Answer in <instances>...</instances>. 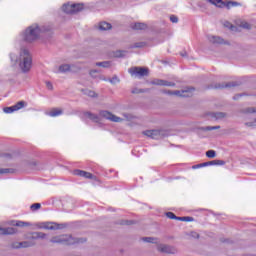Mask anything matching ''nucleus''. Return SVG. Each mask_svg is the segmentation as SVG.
I'll return each instance as SVG.
<instances>
[{
  "mask_svg": "<svg viewBox=\"0 0 256 256\" xmlns=\"http://www.w3.org/2000/svg\"><path fill=\"white\" fill-rule=\"evenodd\" d=\"M4 113H6L7 115L11 114V113H15V108L14 106L11 107H5L3 108Z\"/></svg>",
  "mask_w": 256,
  "mask_h": 256,
  "instance_id": "obj_27",
  "label": "nucleus"
},
{
  "mask_svg": "<svg viewBox=\"0 0 256 256\" xmlns=\"http://www.w3.org/2000/svg\"><path fill=\"white\" fill-rule=\"evenodd\" d=\"M170 20L172 21V23H177L179 21V19L175 16L170 17Z\"/></svg>",
  "mask_w": 256,
  "mask_h": 256,
  "instance_id": "obj_38",
  "label": "nucleus"
},
{
  "mask_svg": "<svg viewBox=\"0 0 256 256\" xmlns=\"http://www.w3.org/2000/svg\"><path fill=\"white\" fill-rule=\"evenodd\" d=\"M90 119H95V117H93V115H90Z\"/></svg>",
  "mask_w": 256,
  "mask_h": 256,
  "instance_id": "obj_44",
  "label": "nucleus"
},
{
  "mask_svg": "<svg viewBox=\"0 0 256 256\" xmlns=\"http://www.w3.org/2000/svg\"><path fill=\"white\" fill-rule=\"evenodd\" d=\"M96 67H103L104 69H107L109 67H111V63L110 62H97L96 63Z\"/></svg>",
  "mask_w": 256,
  "mask_h": 256,
  "instance_id": "obj_21",
  "label": "nucleus"
},
{
  "mask_svg": "<svg viewBox=\"0 0 256 256\" xmlns=\"http://www.w3.org/2000/svg\"><path fill=\"white\" fill-rule=\"evenodd\" d=\"M72 67L73 66L71 64H61L58 67V71H59V73H69V71H71Z\"/></svg>",
  "mask_w": 256,
  "mask_h": 256,
  "instance_id": "obj_17",
  "label": "nucleus"
},
{
  "mask_svg": "<svg viewBox=\"0 0 256 256\" xmlns=\"http://www.w3.org/2000/svg\"><path fill=\"white\" fill-rule=\"evenodd\" d=\"M61 11L67 15H73L74 13H79V11H83V4L66 3L61 7Z\"/></svg>",
  "mask_w": 256,
  "mask_h": 256,
  "instance_id": "obj_3",
  "label": "nucleus"
},
{
  "mask_svg": "<svg viewBox=\"0 0 256 256\" xmlns=\"http://www.w3.org/2000/svg\"><path fill=\"white\" fill-rule=\"evenodd\" d=\"M123 55H125V52L118 51V54L116 55V57H123Z\"/></svg>",
  "mask_w": 256,
  "mask_h": 256,
  "instance_id": "obj_39",
  "label": "nucleus"
},
{
  "mask_svg": "<svg viewBox=\"0 0 256 256\" xmlns=\"http://www.w3.org/2000/svg\"><path fill=\"white\" fill-rule=\"evenodd\" d=\"M128 73H130L131 77L139 79L141 77H147L149 75V69L133 67L129 69Z\"/></svg>",
  "mask_w": 256,
  "mask_h": 256,
  "instance_id": "obj_5",
  "label": "nucleus"
},
{
  "mask_svg": "<svg viewBox=\"0 0 256 256\" xmlns=\"http://www.w3.org/2000/svg\"><path fill=\"white\" fill-rule=\"evenodd\" d=\"M152 85H160L161 87H173V85H175V84H173L171 82H167L165 80H154L152 82Z\"/></svg>",
  "mask_w": 256,
  "mask_h": 256,
  "instance_id": "obj_14",
  "label": "nucleus"
},
{
  "mask_svg": "<svg viewBox=\"0 0 256 256\" xmlns=\"http://www.w3.org/2000/svg\"><path fill=\"white\" fill-rule=\"evenodd\" d=\"M103 117H105V119H109L110 121H114V123H121V121H123L122 118L117 117L116 115L110 112H104Z\"/></svg>",
  "mask_w": 256,
  "mask_h": 256,
  "instance_id": "obj_11",
  "label": "nucleus"
},
{
  "mask_svg": "<svg viewBox=\"0 0 256 256\" xmlns=\"http://www.w3.org/2000/svg\"><path fill=\"white\" fill-rule=\"evenodd\" d=\"M177 221L191 222V221H193V218H191V217H178Z\"/></svg>",
  "mask_w": 256,
  "mask_h": 256,
  "instance_id": "obj_30",
  "label": "nucleus"
},
{
  "mask_svg": "<svg viewBox=\"0 0 256 256\" xmlns=\"http://www.w3.org/2000/svg\"><path fill=\"white\" fill-rule=\"evenodd\" d=\"M30 209H32V211H37V209H41V204L40 203L32 204Z\"/></svg>",
  "mask_w": 256,
  "mask_h": 256,
  "instance_id": "obj_31",
  "label": "nucleus"
},
{
  "mask_svg": "<svg viewBox=\"0 0 256 256\" xmlns=\"http://www.w3.org/2000/svg\"><path fill=\"white\" fill-rule=\"evenodd\" d=\"M207 164H201L197 166H193V169H199V167H205Z\"/></svg>",
  "mask_w": 256,
  "mask_h": 256,
  "instance_id": "obj_40",
  "label": "nucleus"
},
{
  "mask_svg": "<svg viewBox=\"0 0 256 256\" xmlns=\"http://www.w3.org/2000/svg\"><path fill=\"white\" fill-rule=\"evenodd\" d=\"M126 119H133V116H126Z\"/></svg>",
  "mask_w": 256,
  "mask_h": 256,
  "instance_id": "obj_43",
  "label": "nucleus"
},
{
  "mask_svg": "<svg viewBox=\"0 0 256 256\" xmlns=\"http://www.w3.org/2000/svg\"><path fill=\"white\" fill-rule=\"evenodd\" d=\"M142 241L144 243H153L154 245H157V243H159V239L155 237H144L142 238Z\"/></svg>",
  "mask_w": 256,
  "mask_h": 256,
  "instance_id": "obj_18",
  "label": "nucleus"
},
{
  "mask_svg": "<svg viewBox=\"0 0 256 256\" xmlns=\"http://www.w3.org/2000/svg\"><path fill=\"white\" fill-rule=\"evenodd\" d=\"M211 165H225V161L218 160V161L212 162Z\"/></svg>",
  "mask_w": 256,
  "mask_h": 256,
  "instance_id": "obj_34",
  "label": "nucleus"
},
{
  "mask_svg": "<svg viewBox=\"0 0 256 256\" xmlns=\"http://www.w3.org/2000/svg\"><path fill=\"white\" fill-rule=\"evenodd\" d=\"M207 41L212 45H223V43H225V40H223V38L215 35H208Z\"/></svg>",
  "mask_w": 256,
  "mask_h": 256,
  "instance_id": "obj_10",
  "label": "nucleus"
},
{
  "mask_svg": "<svg viewBox=\"0 0 256 256\" xmlns=\"http://www.w3.org/2000/svg\"><path fill=\"white\" fill-rule=\"evenodd\" d=\"M102 81H107V79H105V78H102Z\"/></svg>",
  "mask_w": 256,
  "mask_h": 256,
  "instance_id": "obj_45",
  "label": "nucleus"
},
{
  "mask_svg": "<svg viewBox=\"0 0 256 256\" xmlns=\"http://www.w3.org/2000/svg\"><path fill=\"white\" fill-rule=\"evenodd\" d=\"M206 157L209 159H215V157H217V152H215V150H209L206 152Z\"/></svg>",
  "mask_w": 256,
  "mask_h": 256,
  "instance_id": "obj_23",
  "label": "nucleus"
},
{
  "mask_svg": "<svg viewBox=\"0 0 256 256\" xmlns=\"http://www.w3.org/2000/svg\"><path fill=\"white\" fill-rule=\"evenodd\" d=\"M13 233H15V229L13 228H7V229L1 230L2 235H13Z\"/></svg>",
  "mask_w": 256,
  "mask_h": 256,
  "instance_id": "obj_22",
  "label": "nucleus"
},
{
  "mask_svg": "<svg viewBox=\"0 0 256 256\" xmlns=\"http://www.w3.org/2000/svg\"><path fill=\"white\" fill-rule=\"evenodd\" d=\"M63 110L61 109H53L49 112V117H59V115H62Z\"/></svg>",
  "mask_w": 256,
  "mask_h": 256,
  "instance_id": "obj_19",
  "label": "nucleus"
},
{
  "mask_svg": "<svg viewBox=\"0 0 256 256\" xmlns=\"http://www.w3.org/2000/svg\"><path fill=\"white\" fill-rule=\"evenodd\" d=\"M132 29H134L135 31H143V30L147 29V24L141 23V22H136V23L132 24Z\"/></svg>",
  "mask_w": 256,
  "mask_h": 256,
  "instance_id": "obj_16",
  "label": "nucleus"
},
{
  "mask_svg": "<svg viewBox=\"0 0 256 256\" xmlns=\"http://www.w3.org/2000/svg\"><path fill=\"white\" fill-rule=\"evenodd\" d=\"M211 5H215V7H227V9H231V7H236V2H223V0H207Z\"/></svg>",
  "mask_w": 256,
  "mask_h": 256,
  "instance_id": "obj_8",
  "label": "nucleus"
},
{
  "mask_svg": "<svg viewBox=\"0 0 256 256\" xmlns=\"http://www.w3.org/2000/svg\"><path fill=\"white\" fill-rule=\"evenodd\" d=\"M256 113V108H245L242 111V121L246 127H255L256 126V119L249 121V115Z\"/></svg>",
  "mask_w": 256,
  "mask_h": 256,
  "instance_id": "obj_4",
  "label": "nucleus"
},
{
  "mask_svg": "<svg viewBox=\"0 0 256 256\" xmlns=\"http://www.w3.org/2000/svg\"><path fill=\"white\" fill-rule=\"evenodd\" d=\"M143 135L152 139H159V130H146L143 132Z\"/></svg>",
  "mask_w": 256,
  "mask_h": 256,
  "instance_id": "obj_12",
  "label": "nucleus"
},
{
  "mask_svg": "<svg viewBox=\"0 0 256 256\" xmlns=\"http://www.w3.org/2000/svg\"><path fill=\"white\" fill-rule=\"evenodd\" d=\"M85 95H88V97H97V94L93 90H86Z\"/></svg>",
  "mask_w": 256,
  "mask_h": 256,
  "instance_id": "obj_29",
  "label": "nucleus"
},
{
  "mask_svg": "<svg viewBox=\"0 0 256 256\" xmlns=\"http://www.w3.org/2000/svg\"><path fill=\"white\" fill-rule=\"evenodd\" d=\"M234 24L235 26H231L230 29H232V31L235 29V27H240L241 29H251V24L245 20H243L242 18H236L234 20Z\"/></svg>",
  "mask_w": 256,
  "mask_h": 256,
  "instance_id": "obj_9",
  "label": "nucleus"
},
{
  "mask_svg": "<svg viewBox=\"0 0 256 256\" xmlns=\"http://www.w3.org/2000/svg\"><path fill=\"white\" fill-rule=\"evenodd\" d=\"M41 228L47 229L49 231H53L55 229H59V225H57L56 223H53V222H46V223L42 224Z\"/></svg>",
  "mask_w": 256,
  "mask_h": 256,
  "instance_id": "obj_13",
  "label": "nucleus"
},
{
  "mask_svg": "<svg viewBox=\"0 0 256 256\" xmlns=\"http://www.w3.org/2000/svg\"><path fill=\"white\" fill-rule=\"evenodd\" d=\"M111 85H117V83H120V80L118 77L114 76L112 79L109 80Z\"/></svg>",
  "mask_w": 256,
  "mask_h": 256,
  "instance_id": "obj_28",
  "label": "nucleus"
},
{
  "mask_svg": "<svg viewBox=\"0 0 256 256\" xmlns=\"http://www.w3.org/2000/svg\"><path fill=\"white\" fill-rule=\"evenodd\" d=\"M201 129L202 131H215L217 129H221V126H207Z\"/></svg>",
  "mask_w": 256,
  "mask_h": 256,
  "instance_id": "obj_25",
  "label": "nucleus"
},
{
  "mask_svg": "<svg viewBox=\"0 0 256 256\" xmlns=\"http://www.w3.org/2000/svg\"><path fill=\"white\" fill-rule=\"evenodd\" d=\"M174 95H177V97H187V95H185V94H181V92H180V91H176V92H174Z\"/></svg>",
  "mask_w": 256,
  "mask_h": 256,
  "instance_id": "obj_37",
  "label": "nucleus"
},
{
  "mask_svg": "<svg viewBox=\"0 0 256 256\" xmlns=\"http://www.w3.org/2000/svg\"><path fill=\"white\" fill-rule=\"evenodd\" d=\"M52 243H65L66 245H73L74 243H77V241L69 235H62L53 238Z\"/></svg>",
  "mask_w": 256,
  "mask_h": 256,
  "instance_id": "obj_7",
  "label": "nucleus"
},
{
  "mask_svg": "<svg viewBox=\"0 0 256 256\" xmlns=\"http://www.w3.org/2000/svg\"><path fill=\"white\" fill-rule=\"evenodd\" d=\"M156 249L159 253H168L169 255H175L177 253L175 247L159 242L157 243Z\"/></svg>",
  "mask_w": 256,
  "mask_h": 256,
  "instance_id": "obj_6",
  "label": "nucleus"
},
{
  "mask_svg": "<svg viewBox=\"0 0 256 256\" xmlns=\"http://www.w3.org/2000/svg\"><path fill=\"white\" fill-rule=\"evenodd\" d=\"M100 31H109L111 29V24L107 22H102L99 24Z\"/></svg>",
  "mask_w": 256,
  "mask_h": 256,
  "instance_id": "obj_20",
  "label": "nucleus"
},
{
  "mask_svg": "<svg viewBox=\"0 0 256 256\" xmlns=\"http://www.w3.org/2000/svg\"><path fill=\"white\" fill-rule=\"evenodd\" d=\"M74 175H77L78 177H84V179H91V177H93L91 173L82 170H75Z\"/></svg>",
  "mask_w": 256,
  "mask_h": 256,
  "instance_id": "obj_15",
  "label": "nucleus"
},
{
  "mask_svg": "<svg viewBox=\"0 0 256 256\" xmlns=\"http://www.w3.org/2000/svg\"><path fill=\"white\" fill-rule=\"evenodd\" d=\"M182 93H187V91H182Z\"/></svg>",
  "mask_w": 256,
  "mask_h": 256,
  "instance_id": "obj_46",
  "label": "nucleus"
},
{
  "mask_svg": "<svg viewBox=\"0 0 256 256\" xmlns=\"http://www.w3.org/2000/svg\"><path fill=\"white\" fill-rule=\"evenodd\" d=\"M41 33V28L37 24H34L25 30L22 34V39L28 43H33V41H37L41 37Z\"/></svg>",
  "mask_w": 256,
  "mask_h": 256,
  "instance_id": "obj_2",
  "label": "nucleus"
},
{
  "mask_svg": "<svg viewBox=\"0 0 256 256\" xmlns=\"http://www.w3.org/2000/svg\"><path fill=\"white\" fill-rule=\"evenodd\" d=\"M43 238H45V234L41 232L33 233L31 236V239H43Z\"/></svg>",
  "mask_w": 256,
  "mask_h": 256,
  "instance_id": "obj_24",
  "label": "nucleus"
},
{
  "mask_svg": "<svg viewBox=\"0 0 256 256\" xmlns=\"http://www.w3.org/2000/svg\"><path fill=\"white\" fill-rule=\"evenodd\" d=\"M144 46H145L144 43H142L141 45H136V47H144Z\"/></svg>",
  "mask_w": 256,
  "mask_h": 256,
  "instance_id": "obj_42",
  "label": "nucleus"
},
{
  "mask_svg": "<svg viewBox=\"0 0 256 256\" xmlns=\"http://www.w3.org/2000/svg\"><path fill=\"white\" fill-rule=\"evenodd\" d=\"M10 59L12 67H19L23 73L31 71L33 59L31 58L29 51L22 50L19 54H11Z\"/></svg>",
  "mask_w": 256,
  "mask_h": 256,
  "instance_id": "obj_1",
  "label": "nucleus"
},
{
  "mask_svg": "<svg viewBox=\"0 0 256 256\" xmlns=\"http://www.w3.org/2000/svg\"><path fill=\"white\" fill-rule=\"evenodd\" d=\"M166 216L168 217V219H179V217L175 216L173 212L166 213Z\"/></svg>",
  "mask_w": 256,
  "mask_h": 256,
  "instance_id": "obj_32",
  "label": "nucleus"
},
{
  "mask_svg": "<svg viewBox=\"0 0 256 256\" xmlns=\"http://www.w3.org/2000/svg\"><path fill=\"white\" fill-rule=\"evenodd\" d=\"M14 111H19L20 109H23L25 107V102H18L16 105L13 106Z\"/></svg>",
  "mask_w": 256,
  "mask_h": 256,
  "instance_id": "obj_26",
  "label": "nucleus"
},
{
  "mask_svg": "<svg viewBox=\"0 0 256 256\" xmlns=\"http://www.w3.org/2000/svg\"><path fill=\"white\" fill-rule=\"evenodd\" d=\"M95 73H97V70H91L90 71V75H95Z\"/></svg>",
  "mask_w": 256,
  "mask_h": 256,
  "instance_id": "obj_41",
  "label": "nucleus"
},
{
  "mask_svg": "<svg viewBox=\"0 0 256 256\" xmlns=\"http://www.w3.org/2000/svg\"><path fill=\"white\" fill-rule=\"evenodd\" d=\"M27 225H29V224L25 223L23 221L16 222V224H15L16 227H27Z\"/></svg>",
  "mask_w": 256,
  "mask_h": 256,
  "instance_id": "obj_33",
  "label": "nucleus"
},
{
  "mask_svg": "<svg viewBox=\"0 0 256 256\" xmlns=\"http://www.w3.org/2000/svg\"><path fill=\"white\" fill-rule=\"evenodd\" d=\"M31 245H33V243L31 242H23L20 244V247H31Z\"/></svg>",
  "mask_w": 256,
  "mask_h": 256,
  "instance_id": "obj_35",
  "label": "nucleus"
},
{
  "mask_svg": "<svg viewBox=\"0 0 256 256\" xmlns=\"http://www.w3.org/2000/svg\"><path fill=\"white\" fill-rule=\"evenodd\" d=\"M46 87L49 91H53V84L51 82H46Z\"/></svg>",
  "mask_w": 256,
  "mask_h": 256,
  "instance_id": "obj_36",
  "label": "nucleus"
}]
</instances>
